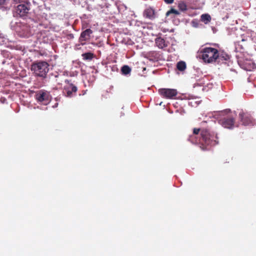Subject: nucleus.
Segmentation results:
<instances>
[{"instance_id":"15","label":"nucleus","mask_w":256,"mask_h":256,"mask_svg":"<svg viewBox=\"0 0 256 256\" xmlns=\"http://www.w3.org/2000/svg\"><path fill=\"white\" fill-rule=\"evenodd\" d=\"M180 14V12L178 10H175L174 8H172L166 12V15L167 17L170 16V18H174L176 16Z\"/></svg>"},{"instance_id":"2","label":"nucleus","mask_w":256,"mask_h":256,"mask_svg":"<svg viewBox=\"0 0 256 256\" xmlns=\"http://www.w3.org/2000/svg\"><path fill=\"white\" fill-rule=\"evenodd\" d=\"M202 150H205L218 144V138L217 134L210 132V129L204 128L201 130V138L198 140Z\"/></svg>"},{"instance_id":"6","label":"nucleus","mask_w":256,"mask_h":256,"mask_svg":"<svg viewBox=\"0 0 256 256\" xmlns=\"http://www.w3.org/2000/svg\"><path fill=\"white\" fill-rule=\"evenodd\" d=\"M66 85L64 87L63 93L66 97L72 98L76 95L78 90L76 86L74 84L71 80H66Z\"/></svg>"},{"instance_id":"5","label":"nucleus","mask_w":256,"mask_h":256,"mask_svg":"<svg viewBox=\"0 0 256 256\" xmlns=\"http://www.w3.org/2000/svg\"><path fill=\"white\" fill-rule=\"evenodd\" d=\"M30 2L14 5V12L16 16L24 18L27 16L30 10Z\"/></svg>"},{"instance_id":"1","label":"nucleus","mask_w":256,"mask_h":256,"mask_svg":"<svg viewBox=\"0 0 256 256\" xmlns=\"http://www.w3.org/2000/svg\"><path fill=\"white\" fill-rule=\"evenodd\" d=\"M199 56L206 64L219 63L230 59L227 53L212 47H205L200 50Z\"/></svg>"},{"instance_id":"20","label":"nucleus","mask_w":256,"mask_h":256,"mask_svg":"<svg viewBox=\"0 0 256 256\" xmlns=\"http://www.w3.org/2000/svg\"><path fill=\"white\" fill-rule=\"evenodd\" d=\"M178 8L181 11H182V12L185 11L187 10V6L186 4V3H184L183 2H180L178 4Z\"/></svg>"},{"instance_id":"24","label":"nucleus","mask_w":256,"mask_h":256,"mask_svg":"<svg viewBox=\"0 0 256 256\" xmlns=\"http://www.w3.org/2000/svg\"><path fill=\"white\" fill-rule=\"evenodd\" d=\"M6 0H0V5H3L6 3Z\"/></svg>"},{"instance_id":"8","label":"nucleus","mask_w":256,"mask_h":256,"mask_svg":"<svg viewBox=\"0 0 256 256\" xmlns=\"http://www.w3.org/2000/svg\"><path fill=\"white\" fill-rule=\"evenodd\" d=\"M158 92L163 98L168 99H172L178 94L177 90L173 88H160Z\"/></svg>"},{"instance_id":"7","label":"nucleus","mask_w":256,"mask_h":256,"mask_svg":"<svg viewBox=\"0 0 256 256\" xmlns=\"http://www.w3.org/2000/svg\"><path fill=\"white\" fill-rule=\"evenodd\" d=\"M239 118L242 124L244 126L253 125L254 120L251 115L247 112L241 110L239 114Z\"/></svg>"},{"instance_id":"14","label":"nucleus","mask_w":256,"mask_h":256,"mask_svg":"<svg viewBox=\"0 0 256 256\" xmlns=\"http://www.w3.org/2000/svg\"><path fill=\"white\" fill-rule=\"evenodd\" d=\"M155 42L157 46L159 48H163L168 46V43L166 42V40L161 37L156 38L155 40Z\"/></svg>"},{"instance_id":"17","label":"nucleus","mask_w":256,"mask_h":256,"mask_svg":"<svg viewBox=\"0 0 256 256\" xmlns=\"http://www.w3.org/2000/svg\"><path fill=\"white\" fill-rule=\"evenodd\" d=\"M82 56L85 60H91L94 58V54L91 52L82 54Z\"/></svg>"},{"instance_id":"4","label":"nucleus","mask_w":256,"mask_h":256,"mask_svg":"<svg viewBox=\"0 0 256 256\" xmlns=\"http://www.w3.org/2000/svg\"><path fill=\"white\" fill-rule=\"evenodd\" d=\"M49 64L44 61L36 62L31 66V70L37 76L45 78L49 70Z\"/></svg>"},{"instance_id":"19","label":"nucleus","mask_w":256,"mask_h":256,"mask_svg":"<svg viewBox=\"0 0 256 256\" xmlns=\"http://www.w3.org/2000/svg\"><path fill=\"white\" fill-rule=\"evenodd\" d=\"M121 71L122 74H129L131 72V68L130 67L127 65H124L122 66Z\"/></svg>"},{"instance_id":"13","label":"nucleus","mask_w":256,"mask_h":256,"mask_svg":"<svg viewBox=\"0 0 256 256\" xmlns=\"http://www.w3.org/2000/svg\"><path fill=\"white\" fill-rule=\"evenodd\" d=\"M92 33V31L90 28H88L82 32L80 36V40L86 41L90 39V34Z\"/></svg>"},{"instance_id":"22","label":"nucleus","mask_w":256,"mask_h":256,"mask_svg":"<svg viewBox=\"0 0 256 256\" xmlns=\"http://www.w3.org/2000/svg\"><path fill=\"white\" fill-rule=\"evenodd\" d=\"M12 1L14 4L29 2L28 0H12Z\"/></svg>"},{"instance_id":"18","label":"nucleus","mask_w":256,"mask_h":256,"mask_svg":"<svg viewBox=\"0 0 256 256\" xmlns=\"http://www.w3.org/2000/svg\"><path fill=\"white\" fill-rule=\"evenodd\" d=\"M200 19L205 24H207L210 22L211 17L208 14H203L201 16Z\"/></svg>"},{"instance_id":"21","label":"nucleus","mask_w":256,"mask_h":256,"mask_svg":"<svg viewBox=\"0 0 256 256\" xmlns=\"http://www.w3.org/2000/svg\"><path fill=\"white\" fill-rule=\"evenodd\" d=\"M158 54L156 52H150L148 54V56L150 57H154V58L158 59L159 58Z\"/></svg>"},{"instance_id":"23","label":"nucleus","mask_w":256,"mask_h":256,"mask_svg":"<svg viewBox=\"0 0 256 256\" xmlns=\"http://www.w3.org/2000/svg\"><path fill=\"white\" fill-rule=\"evenodd\" d=\"M164 2L168 4H170L173 3L174 0H164Z\"/></svg>"},{"instance_id":"10","label":"nucleus","mask_w":256,"mask_h":256,"mask_svg":"<svg viewBox=\"0 0 256 256\" xmlns=\"http://www.w3.org/2000/svg\"><path fill=\"white\" fill-rule=\"evenodd\" d=\"M242 65L243 68L248 71H251L256 68V64L250 60H246Z\"/></svg>"},{"instance_id":"9","label":"nucleus","mask_w":256,"mask_h":256,"mask_svg":"<svg viewBox=\"0 0 256 256\" xmlns=\"http://www.w3.org/2000/svg\"><path fill=\"white\" fill-rule=\"evenodd\" d=\"M36 98L38 102H44L45 104L48 103L50 100L49 92L44 90L38 91L36 95Z\"/></svg>"},{"instance_id":"16","label":"nucleus","mask_w":256,"mask_h":256,"mask_svg":"<svg viewBox=\"0 0 256 256\" xmlns=\"http://www.w3.org/2000/svg\"><path fill=\"white\" fill-rule=\"evenodd\" d=\"M186 68V64L184 61H180L176 64V68L180 72H184Z\"/></svg>"},{"instance_id":"12","label":"nucleus","mask_w":256,"mask_h":256,"mask_svg":"<svg viewBox=\"0 0 256 256\" xmlns=\"http://www.w3.org/2000/svg\"><path fill=\"white\" fill-rule=\"evenodd\" d=\"M143 14L144 17L150 20H153L156 18L154 10L151 8L146 9Z\"/></svg>"},{"instance_id":"11","label":"nucleus","mask_w":256,"mask_h":256,"mask_svg":"<svg viewBox=\"0 0 256 256\" xmlns=\"http://www.w3.org/2000/svg\"><path fill=\"white\" fill-rule=\"evenodd\" d=\"M202 128H194L193 129V134L190 135L189 136L188 140L192 144H196L198 142H199L197 138H196L195 135L198 134L200 132H201V130Z\"/></svg>"},{"instance_id":"3","label":"nucleus","mask_w":256,"mask_h":256,"mask_svg":"<svg viewBox=\"0 0 256 256\" xmlns=\"http://www.w3.org/2000/svg\"><path fill=\"white\" fill-rule=\"evenodd\" d=\"M220 118L218 123L223 127L229 129L232 128L235 122V119L232 113L230 110H225L220 112Z\"/></svg>"}]
</instances>
